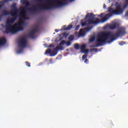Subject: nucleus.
I'll return each mask as SVG.
<instances>
[{
	"instance_id": "1",
	"label": "nucleus",
	"mask_w": 128,
	"mask_h": 128,
	"mask_svg": "<svg viewBox=\"0 0 128 128\" xmlns=\"http://www.w3.org/2000/svg\"><path fill=\"white\" fill-rule=\"evenodd\" d=\"M116 9L114 10L112 8H108V12L110 14H106L104 18L100 20L98 18H96L94 20V14L92 13H88L86 16V18H88L86 21L81 22V26H84L86 24H98L100 22H104L106 20H108L110 16H112V14H115L116 16H118V14H122L124 12V9L122 8V6L118 4V2H116L115 4Z\"/></svg>"
},
{
	"instance_id": "2",
	"label": "nucleus",
	"mask_w": 128,
	"mask_h": 128,
	"mask_svg": "<svg viewBox=\"0 0 128 128\" xmlns=\"http://www.w3.org/2000/svg\"><path fill=\"white\" fill-rule=\"evenodd\" d=\"M126 34V28L120 27L118 29L116 32L112 34L110 32H103L97 36L96 40V45H92L90 48H99V46H102L104 44H106L108 42V40L110 38V40L108 41V44L112 42L114 40H117L120 36H122Z\"/></svg>"
},
{
	"instance_id": "3",
	"label": "nucleus",
	"mask_w": 128,
	"mask_h": 128,
	"mask_svg": "<svg viewBox=\"0 0 128 128\" xmlns=\"http://www.w3.org/2000/svg\"><path fill=\"white\" fill-rule=\"evenodd\" d=\"M52 0H36V2H40L36 6H33V8H28L30 12H38V10H52V7L59 8V6H64V3L66 0H62L64 2H62V0H56L54 1H51ZM70 2H74V0H70Z\"/></svg>"
},
{
	"instance_id": "4",
	"label": "nucleus",
	"mask_w": 128,
	"mask_h": 128,
	"mask_svg": "<svg viewBox=\"0 0 128 128\" xmlns=\"http://www.w3.org/2000/svg\"><path fill=\"white\" fill-rule=\"evenodd\" d=\"M18 9H15L14 11H11L10 12V16H13V18L7 20V24L6 26V34H16V32H18L24 30V28L22 26L24 24V22L20 21L17 24L13 26L10 24H14V22L16 20V18H18Z\"/></svg>"
},
{
	"instance_id": "5",
	"label": "nucleus",
	"mask_w": 128,
	"mask_h": 128,
	"mask_svg": "<svg viewBox=\"0 0 128 128\" xmlns=\"http://www.w3.org/2000/svg\"><path fill=\"white\" fill-rule=\"evenodd\" d=\"M28 42V39L26 37L22 36L20 38L18 44L20 48H26Z\"/></svg>"
},
{
	"instance_id": "6",
	"label": "nucleus",
	"mask_w": 128,
	"mask_h": 128,
	"mask_svg": "<svg viewBox=\"0 0 128 128\" xmlns=\"http://www.w3.org/2000/svg\"><path fill=\"white\" fill-rule=\"evenodd\" d=\"M50 54V56H54L58 54V50H56V48H54L52 50V49L48 48V50H46L45 54Z\"/></svg>"
},
{
	"instance_id": "7",
	"label": "nucleus",
	"mask_w": 128,
	"mask_h": 128,
	"mask_svg": "<svg viewBox=\"0 0 128 128\" xmlns=\"http://www.w3.org/2000/svg\"><path fill=\"white\" fill-rule=\"evenodd\" d=\"M36 32H38V28H35L34 30H32L28 34V36L30 38H36V35H34V34Z\"/></svg>"
},
{
	"instance_id": "8",
	"label": "nucleus",
	"mask_w": 128,
	"mask_h": 128,
	"mask_svg": "<svg viewBox=\"0 0 128 128\" xmlns=\"http://www.w3.org/2000/svg\"><path fill=\"white\" fill-rule=\"evenodd\" d=\"M26 10H28V8H26V7H24L22 8L21 9V11L22 12V13L23 14H22L21 16L23 18H26V20H28V18H26Z\"/></svg>"
},
{
	"instance_id": "9",
	"label": "nucleus",
	"mask_w": 128,
	"mask_h": 128,
	"mask_svg": "<svg viewBox=\"0 0 128 128\" xmlns=\"http://www.w3.org/2000/svg\"><path fill=\"white\" fill-rule=\"evenodd\" d=\"M6 44V38H2L0 40V46H4Z\"/></svg>"
},
{
	"instance_id": "10",
	"label": "nucleus",
	"mask_w": 128,
	"mask_h": 128,
	"mask_svg": "<svg viewBox=\"0 0 128 128\" xmlns=\"http://www.w3.org/2000/svg\"><path fill=\"white\" fill-rule=\"evenodd\" d=\"M116 28V22L112 24L109 26L110 30H114Z\"/></svg>"
},
{
	"instance_id": "11",
	"label": "nucleus",
	"mask_w": 128,
	"mask_h": 128,
	"mask_svg": "<svg viewBox=\"0 0 128 128\" xmlns=\"http://www.w3.org/2000/svg\"><path fill=\"white\" fill-rule=\"evenodd\" d=\"M84 30L80 29V32L78 34V36L80 38V36H84Z\"/></svg>"
},
{
	"instance_id": "12",
	"label": "nucleus",
	"mask_w": 128,
	"mask_h": 128,
	"mask_svg": "<svg viewBox=\"0 0 128 128\" xmlns=\"http://www.w3.org/2000/svg\"><path fill=\"white\" fill-rule=\"evenodd\" d=\"M8 14H10V12H8L6 10H4L2 12V16H8Z\"/></svg>"
},
{
	"instance_id": "13",
	"label": "nucleus",
	"mask_w": 128,
	"mask_h": 128,
	"mask_svg": "<svg viewBox=\"0 0 128 128\" xmlns=\"http://www.w3.org/2000/svg\"><path fill=\"white\" fill-rule=\"evenodd\" d=\"M72 28V24L68 25L66 28H64V30H70V28Z\"/></svg>"
},
{
	"instance_id": "14",
	"label": "nucleus",
	"mask_w": 128,
	"mask_h": 128,
	"mask_svg": "<svg viewBox=\"0 0 128 128\" xmlns=\"http://www.w3.org/2000/svg\"><path fill=\"white\" fill-rule=\"evenodd\" d=\"M12 8H13L12 12H14V10H18V8H16V3L12 5Z\"/></svg>"
},
{
	"instance_id": "15",
	"label": "nucleus",
	"mask_w": 128,
	"mask_h": 128,
	"mask_svg": "<svg viewBox=\"0 0 128 128\" xmlns=\"http://www.w3.org/2000/svg\"><path fill=\"white\" fill-rule=\"evenodd\" d=\"M93 28H94V26H88L87 28H86V30L87 32H90V30H92Z\"/></svg>"
},
{
	"instance_id": "16",
	"label": "nucleus",
	"mask_w": 128,
	"mask_h": 128,
	"mask_svg": "<svg viewBox=\"0 0 128 128\" xmlns=\"http://www.w3.org/2000/svg\"><path fill=\"white\" fill-rule=\"evenodd\" d=\"M74 35H70L68 38V40H74Z\"/></svg>"
},
{
	"instance_id": "17",
	"label": "nucleus",
	"mask_w": 128,
	"mask_h": 128,
	"mask_svg": "<svg viewBox=\"0 0 128 128\" xmlns=\"http://www.w3.org/2000/svg\"><path fill=\"white\" fill-rule=\"evenodd\" d=\"M94 40H96V38L94 36H92L91 37V38L89 40L90 42H92L94 41Z\"/></svg>"
},
{
	"instance_id": "18",
	"label": "nucleus",
	"mask_w": 128,
	"mask_h": 128,
	"mask_svg": "<svg viewBox=\"0 0 128 128\" xmlns=\"http://www.w3.org/2000/svg\"><path fill=\"white\" fill-rule=\"evenodd\" d=\"M74 48L76 50H79V48H80V44H74Z\"/></svg>"
},
{
	"instance_id": "19",
	"label": "nucleus",
	"mask_w": 128,
	"mask_h": 128,
	"mask_svg": "<svg viewBox=\"0 0 128 128\" xmlns=\"http://www.w3.org/2000/svg\"><path fill=\"white\" fill-rule=\"evenodd\" d=\"M55 48H56V50H64V46H59Z\"/></svg>"
},
{
	"instance_id": "20",
	"label": "nucleus",
	"mask_w": 128,
	"mask_h": 128,
	"mask_svg": "<svg viewBox=\"0 0 128 128\" xmlns=\"http://www.w3.org/2000/svg\"><path fill=\"white\" fill-rule=\"evenodd\" d=\"M86 46L84 45V44H82L81 46H80V50H84V48H86Z\"/></svg>"
},
{
	"instance_id": "21",
	"label": "nucleus",
	"mask_w": 128,
	"mask_h": 128,
	"mask_svg": "<svg viewBox=\"0 0 128 128\" xmlns=\"http://www.w3.org/2000/svg\"><path fill=\"white\" fill-rule=\"evenodd\" d=\"M25 4L26 6L25 8H28V6H30V3L29 2H28V0H27L25 3Z\"/></svg>"
},
{
	"instance_id": "22",
	"label": "nucleus",
	"mask_w": 128,
	"mask_h": 128,
	"mask_svg": "<svg viewBox=\"0 0 128 128\" xmlns=\"http://www.w3.org/2000/svg\"><path fill=\"white\" fill-rule=\"evenodd\" d=\"M88 58V55L87 54H84L82 56V60H86Z\"/></svg>"
},
{
	"instance_id": "23",
	"label": "nucleus",
	"mask_w": 128,
	"mask_h": 128,
	"mask_svg": "<svg viewBox=\"0 0 128 128\" xmlns=\"http://www.w3.org/2000/svg\"><path fill=\"white\" fill-rule=\"evenodd\" d=\"M66 40H62L60 42V46H64V44H66Z\"/></svg>"
},
{
	"instance_id": "24",
	"label": "nucleus",
	"mask_w": 128,
	"mask_h": 128,
	"mask_svg": "<svg viewBox=\"0 0 128 128\" xmlns=\"http://www.w3.org/2000/svg\"><path fill=\"white\" fill-rule=\"evenodd\" d=\"M66 46H70V44H72V42H66Z\"/></svg>"
},
{
	"instance_id": "25",
	"label": "nucleus",
	"mask_w": 128,
	"mask_h": 128,
	"mask_svg": "<svg viewBox=\"0 0 128 128\" xmlns=\"http://www.w3.org/2000/svg\"><path fill=\"white\" fill-rule=\"evenodd\" d=\"M126 44V42L122 41L119 42L118 44H120V46H124V44Z\"/></svg>"
},
{
	"instance_id": "26",
	"label": "nucleus",
	"mask_w": 128,
	"mask_h": 128,
	"mask_svg": "<svg viewBox=\"0 0 128 128\" xmlns=\"http://www.w3.org/2000/svg\"><path fill=\"white\" fill-rule=\"evenodd\" d=\"M26 65L27 66H28V68H30V64L28 62H26Z\"/></svg>"
},
{
	"instance_id": "27",
	"label": "nucleus",
	"mask_w": 128,
	"mask_h": 128,
	"mask_svg": "<svg viewBox=\"0 0 128 128\" xmlns=\"http://www.w3.org/2000/svg\"><path fill=\"white\" fill-rule=\"evenodd\" d=\"M80 25H78L75 28V30H78V29L80 28Z\"/></svg>"
},
{
	"instance_id": "28",
	"label": "nucleus",
	"mask_w": 128,
	"mask_h": 128,
	"mask_svg": "<svg viewBox=\"0 0 128 128\" xmlns=\"http://www.w3.org/2000/svg\"><path fill=\"white\" fill-rule=\"evenodd\" d=\"M28 0H21V2H22V4H26V2Z\"/></svg>"
},
{
	"instance_id": "29",
	"label": "nucleus",
	"mask_w": 128,
	"mask_h": 128,
	"mask_svg": "<svg viewBox=\"0 0 128 128\" xmlns=\"http://www.w3.org/2000/svg\"><path fill=\"white\" fill-rule=\"evenodd\" d=\"M91 50H94V52H98V48H94L91 49Z\"/></svg>"
},
{
	"instance_id": "30",
	"label": "nucleus",
	"mask_w": 128,
	"mask_h": 128,
	"mask_svg": "<svg viewBox=\"0 0 128 128\" xmlns=\"http://www.w3.org/2000/svg\"><path fill=\"white\" fill-rule=\"evenodd\" d=\"M48 46V48H54V44H50Z\"/></svg>"
},
{
	"instance_id": "31",
	"label": "nucleus",
	"mask_w": 128,
	"mask_h": 128,
	"mask_svg": "<svg viewBox=\"0 0 128 128\" xmlns=\"http://www.w3.org/2000/svg\"><path fill=\"white\" fill-rule=\"evenodd\" d=\"M102 16H104V13H102L101 14L98 15V18H102Z\"/></svg>"
},
{
	"instance_id": "32",
	"label": "nucleus",
	"mask_w": 128,
	"mask_h": 128,
	"mask_svg": "<svg viewBox=\"0 0 128 128\" xmlns=\"http://www.w3.org/2000/svg\"><path fill=\"white\" fill-rule=\"evenodd\" d=\"M84 62L85 64H88V59H85L84 61Z\"/></svg>"
},
{
	"instance_id": "33",
	"label": "nucleus",
	"mask_w": 128,
	"mask_h": 128,
	"mask_svg": "<svg viewBox=\"0 0 128 128\" xmlns=\"http://www.w3.org/2000/svg\"><path fill=\"white\" fill-rule=\"evenodd\" d=\"M50 64H52V63H53V62H52V58H50Z\"/></svg>"
},
{
	"instance_id": "34",
	"label": "nucleus",
	"mask_w": 128,
	"mask_h": 128,
	"mask_svg": "<svg viewBox=\"0 0 128 128\" xmlns=\"http://www.w3.org/2000/svg\"><path fill=\"white\" fill-rule=\"evenodd\" d=\"M125 16H128V11H127L125 14Z\"/></svg>"
},
{
	"instance_id": "35",
	"label": "nucleus",
	"mask_w": 128,
	"mask_h": 128,
	"mask_svg": "<svg viewBox=\"0 0 128 128\" xmlns=\"http://www.w3.org/2000/svg\"><path fill=\"white\" fill-rule=\"evenodd\" d=\"M106 8V4H104V8Z\"/></svg>"
},
{
	"instance_id": "36",
	"label": "nucleus",
	"mask_w": 128,
	"mask_h": 128,
	"mask_svg": "<svg viewBox=\"0 0 128 128\" xmlns=\"http://www.w3.org/2000/svg\"><path fill=\"white\" fill-rule=\"evenodd\" d=\"M55 32H60V30H58L57 29H56Z\"/></svg>"
},
{
	"instance_id": "37",
	"label": "nucleus",
	"mask_w": 128,
	"mask_h": 128,
	"mask_svg": "<svg viewBox=\"0 0 128 128\" xmlns=\"http://www.w3.org/2000/svg\"><path fill=\"white\" fill-rule=\"evenodd\" d=\"M4 6V4H0V8H2Z\"/></svg>"
},
{
	"instance_id": "38",
	"label": "nucleus",
	"mask_w": 128,
	"mask_h": 128,
	"mask_svg": "<svg viewBox=\"0 0 128 128\" xmlns=\"http://www.w3.org/2000/svg\"><path fill=\"white\" fill-rule=\"evenodd\" d=\"M2 15L0 16V20H2Z\"/></svg>"
},
{
	"instance_id": "39",
	"label": "nucleus",
	"mask_w": 128,
	"mask_h": 128,
	"mask_svg": "<svg viewBox=\"0 0 128 128\" xmlns=\"http://www.w3.org/2000/svg\"><path fill=\"white\" fill-rule=\"evenodd\" d=\"M85 52H88V50H85Z\"/></svg>"
},
{
	"instance_id": "40",
	"label": "nucleus",
	"mask_w": 128,
	"mask_h": 128,
	"mask_svg": "<svg viewBox=\"0 0 128 128\" xmlns=\"http://www.w3.org/2000/svg\"><path fill=\"white\" fill-rule=\"evenodd\" d=\"M22 52V50H19V51H18V52Z\"/></svg>"
},
{
	"instance_id": "41",
	"label": "nucleus",
	"mask_w": 128,
	"mask_h": 128,
	"mask_svg": "<svg viewBox=\"0 0 128 128\" xmlns=\"http://www.w3.org/2000/svg\"><path fill=\"white\" fill-rule=\"evenodd\" d=\"M112 0H108L109 2H112Z\"/></svg>"
},
{
	"instance_id": "42",
	"label": "nucleus",
	"mask_w": 128,
	"mask_h": 128,
	"mask_svg": "<svg viewBox=\"0 0 128 128\" xmlns=\"http://www.w3.org/2000/svg\"><path fill=\"white\" fill-rule=\"evenodd\" d=\"M112 6H114V4H112L111 5V7H112Z\"/></svg>"
},
{
	"instance_id": "43",
	"label": "nucleus",
	"mask_w": 128,
	"mask_h": 128,
	"mask_svg": "<svg viewBox=\"0 0 128 128\" xmlns=\"http://www.w3.org/2000/svg\"><path fill=\"white\" fill-rule=\"evenodd\" d=\"M126 2L128 3V0H126Z\"/></svg>"
},
{
	"instance_id": "44",
	"label": "nucleus",
	"mask_w": 128,
	"mask_h": 128,
	"mask_svg": "<svg viewBox=\"0 0 128 128\" xmlns=\"http://www.w3.org/2000/svg\"><path fill=\"white\" fill-rule=\"evenodd\" d=\"M11 0V1H12V0Z\"/></svg>"
}]
</instances>
